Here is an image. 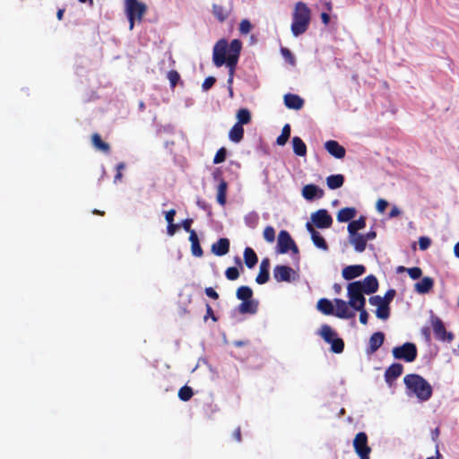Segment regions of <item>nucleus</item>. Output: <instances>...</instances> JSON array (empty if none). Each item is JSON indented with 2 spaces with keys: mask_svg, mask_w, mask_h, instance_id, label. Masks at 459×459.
I'll use <instances>...</instances> for the list:
<instances>
[{
  "mask_svg": "<svg viewBox=\"0 0 459 459\" xmlns=\"http://www.w3.org/2000/svg\"><path fill=\"white\" fill-rule=\"evenodd\" d=\"M242 49V43L238 39H233L230 42V49L229 56L226 57L227 40L224 39H220L214 45L212 49V62L217 67L226 65L229 68L228 84L231 85L233 82L235 69L239 58Z\"/></svg>",
  "mask_w": 459,
  "mask_h": 459,
  "instance_id": "f257e3e1",
  "label": "nucleus"
},
{
  "mask_svg": "<svg viewBox=\"0 0 459 459\" xmlns=\"http://www.w3.org/2000/svg\"><path fill=\"white\" fill-rule=\"evenodd\" d=\"M378 289V281L373 275L367 276L363 281H357L348 284L347 296L351 299V303L360 305L366 301L364 295L376 292Z\"/></svg>",
  "mask_w": 459,
  "mask_h": 459,
  "instance_id": "f03ea898",
  "label": "nucleus"
},
{
  "mask_svg": "<svg viewBox=\"0 0 459 459\" xmlns=\"http://www.w3.org/2000/svg\"><path fill=\"white\" fill-rule=\"evenodd\" d=\"M408 395L415 396L420 402H427L432 395V386L421 376L410 374L403 378Z\"/></svg>",
  "mask_w": 459,
  "mask_h": 459,
  "instance_id": "7ed1b4c3",
  "label": "nucleus"
},
{
  "mask_svg": "<svg viewBox=\"0 0 459 459\" xmlns=\"http://www.w3.org/2000/svg\"><path fill=\"white\" fill-rule=\"evenodd\" d=\"M311 21V10L303 2H298L294 5L292 13L291 33L294 37L305 33Z\"/></svg>",
  "mask_w": 459,
  "mask_h": 459,
  "instance_id": "20e7f679",
  "label": "nucleus"
},
{
  "mask_svg": "<svg viewBox=\"0 0 459 459\" xmlns=\"http://www.w3.org/2000/svg\"><path fill=\"white\" fill-rule=\"evenodd\" d=\"M366 301H363L360 305H354L351 303V299H348V301H345L341 299H335V316L343 319H349L355 316V311L359 312V321L363 325H367L368 314L365 309Z\"/></svg>",
  "mask_w": 459,
  "mask_h": 459,
  "instance_id": "39448f33",
  "label": "nucleus"
},
{
  "mask_svg": "<svg viewBox=\"0 0 459 459\" xmlns=\"http://www.w3.org/2000/svg\"><path fill=\"white\" fill-rule=\"evenodd\" d=\"M146 5L138 0H126V11L129 20V29L132 30L134 21H141L146 12Z\"/></svg>",
  "mask_w": 459,
  "mask_h": 459,
  "instance_id": "423d86ee",
  "label": "nucleus"
},
{
  "mask_svg": "<svg viewBox=\"0 0 459 459\" xmlns=\"http://www.w3.org/2000/svg\"><path fill=\"white\" fill-rule=\"evenodd\" d=\"M319 333L326 342L332 345V351L341 353L343 351L344 343L342 340L337 337V333L329 325H322Z\"/></svg>",
  "mask_w": 459,
  "mask_h": 459,
  "instance_id": "0eeeda50",
  "label": "nucleus"
},
{
  "mask_svg": "<svg viewBox=\"0 0 459 459\" xmlns=\"http://www.w3.org/2000/svg\"><path fill=\"white\" fill-rule=\"evenodd\" d=\"M319 333L326 342L332 345V351L341 353L343 351L344 343L342 340L337 337V333L329 325H322Z\"/></svg>",
  "mask_w": 459,
  "mask_h": 459,
  "instance_id": "6e6552de",
  "label": "nucleus"
},
{
  "mask_svg": "<svg viewBox=\"0 0 459 459\" xmlns=\"http://www.w3.org/2000/svg\"><path fill=\"white\" fill-rule=\"evenodd\" d=\"M396 359H403L406 362H412L417 357V348L411 342H406L402 346L394 347L392 351Z\"/></svg>",
  "mask_w": 459,
  "mask_h": 459,
  "instance_id": "1a4fd4ad",
  "label": "nucleus"
},
{
  "mask_svg": "<svg viewBox=\"0 0 459 459\" xmlns=\"http://www.w3.org/2000/svg\"><path fill=\"white\" fill-rule=\"evenodd\" d=\"M377 237V233L374 230H370L366 234H353L349 236V242L354 247V250L358 253H362L367 247L368 241L374 240Z\"/></svg>",
  "mask_w": 459,
  "mask_h": 459,
  "instance_id": "9d476101",
  "label": "nucleus"
},
{
  "mask_svg": "<svg viewBox=\"0 0 459 459\" xmlns=\"http://www.w3.org/2000/svg\"><path fill=\"white\" fill-rule=\"evenodd\" d=\"M353 447L359 459H370L371 447L368 444V436L365 432H359L355 436Z\"/></svg>",
  "mask_w": 459,
  "mask_h": 459,
  "instance_id": "9b49d317",
  "label": "nucleus"
},
{
  "mask_svg": "<svg viewBox=\"0 0 459 459\" xmlns=\"http://www.w3.org/2000/svg\"><path fill=\"white\" fill-rule=\"evenodd\" d=\"M307 223H311L315 229H328L333 224V218L325 209H320L311 213Z\"/></svg>",
  "mask_w": 459,
  "mask_h": 459,
  "instance_id": "f8f14e48",
  "label": "nucleus"
},
{
  "mask_svg": "<svg viewBox=\"0 0 459 459\" xmlns=\"http://www.w3.org/2000/svg\"><path fill=\"white\" fill-rule=\"evenodd\" d=\"M273 277L277 281H293L299 277L298 273L290 267L286 265H277L273 269Z\"/></svg>",
  "mask_w": 459,
  "mask_h": 459,
  "instance_id": "ddd939ff",
  "label": "nucleus"
},
{
  "mask_svg": "<svg viewBox=\"0 0 459 459\" xmlns=\"http://www.w3.org/2000/svg\"><path fill=\"white\" fill-rule=\"evenodd\" d=\"M370 305L377 307L376 316L379 319L386 320L389 317V304L381 296H373L369 299Z\"/></svg>",
  "mask_w": 459,
  "mask_h": 459,
  "instance_id": "4468645a",
  "label": "nucleus"
},
{
  "mask_svg": "<svg viewBox=\"0 0 459 459\" xmlns=\"http://www.w3.org/2000/svg\"><path fill=\"white\" fill-rule=\"evenodd\" d=\"M278 250L281 254L287 253L289 250H292L294 253L298 252L294 241L285 230H281L278 235Z\"/></svg>",
  "mask_w": 459,
  "mask_h": 459,
  "instance_id": "2eb2a0df",
  "label": "nucleus"
},
{
  "mask_svg": "<svg viewBox=\"0 0 459 459\" xmlns=\"http://www.w3.org/2000/svg\"><path fill=\"white\" fill-rule=\"evenodd\" d=\"M431 325L437 339L447 342H451L454 339V334L446 331L443 322L438 317H432Z\"/></svg>",
  "mask_w": 459,
  "mask_h": 459,
  "instance_id": "dca6fc26",
  "label": "nucleus"
},
{
  "mask_svg": "<svg viewBox=\"0 0 459 459\" xmlns=\"http://www.w3.org/2000/svg\"><path fill=\"white\" fill-rule=\"evenodd\" d=\"M324 194V190L314 184L305 185L301 189V195L307 201L320 199Z\"/></svg>",
  "mask_w": 459,
  "mask_h": 459,
  "instance_id": "f3484780",
  "label": "nucleus"
},
{
  "mask_svg": "<svg viewBox=\"0 0 459 459\" xmlns=\"http://www.w3.org/2000/svg\"><path fill=\"white\" fill-rule=\"evenodd\" d=\"M306 229L309 232L311 236V239L314 245L323 250L326 251L328 249V246L325 240V238L320 235V233L313 227L311 223H306Z\"/></svg>",
  "mask_w": 459,
  "mask_h": 459,
  "instance_id": "a211bd4d",
  "label": "nucleus"
},
{
  "mask_svg": "<svg viewBox=\"0 0 459 459\" xmlns=\"http://www.w3.org/2000/svg\"><path fill=\"white\" fill-rule=\"evenodd\" d=\"M325 147L326 151L336 159H342L345 156V149L336 141L329 140L325 142Z\"/></svg>",
  "mask_w": 459,
  "mask_h": 459,
  "instance_id": "6ab92c4d",
  "label": "nucleus"
},
{
  "mask_svg": "<svg viewBox=\"0 0 459 459\" xmlns=\"http://www.w3.org/2000/svg\"><path fill=\"white\" fill-rule=\"evenodd\" d=\"M365 267L360 264L349 265L342 270V274L345 280H352L362 275L365 273Z\"/></svg>",
  "mask_w": 459,
  "mask_h": 459,
  "instance_id": "aec40b11",
  "label": "nucleus"
},
{
  "mask_svg": "<svg viewBox=\"0 0 459 459\" xmlns=\"http://www.w3.org/2000/svg\"><path fill=\"white\" fill-rule=\"evenodd\" d=\"M335 299L330 301L327 299H321L317 301L316 307L325 315H334L336 311Z\"/></svg>",
  "mask_w": 459,
  "mask_h": 459,
  "instance_id": "412c9836",
  "label": "nucleus"
},
{
  "mask_svg": "<svg viewBox=\"0 0 459 459\" xmlns=\"http://www.w3.org/2000/svg\"><path fill=\"white\" fill-rule=\"evenodd\" d=\"M434 286V281L430 277H423L421 281L414 284V290L419 294L428 293Z\"/></svg>",
  "mask_w": 459,
  "mask_h": 459,
  "instance_id": "4be33fe9",
  "label": "nucleus"
},
{
  "mask_svg": "<svg viewBox=\"0 0 459 459\" xmlns=\"http://www.w3.org/2000/svg\"><path fill=\"white\" fill-rule=\"evenodd\" d=\"M230 241L228 238H221L212 246V252L219 256L224 255L229 252Z\"/></svg>",
  "mask_w": 459,
  "mask_h": 459,
  "instance_id": "5701e85b",
  "label": "nucleus"
},
{
  "mask_svg": "<svg viewBox=\"0 0 459 459\" xmlns=\"http://www.w3.org/2000/svg\"><path fill=\"white\" fill-rule=\"evenodd\" d=\"M284 103L289 108L300 109L304 101L298 95L287 94L284 96Z\"/></svg>",
  "mask_w": 459,
  "mask_h": 459,
  "instance_id": "b1692460",
  "label": "nucleus"
},
{
  "mask_svg": "<svg viewBox=\"0 0 459 459\" xmlns=\"http://www.w3.org/2000/svg\"><path fill=\"white\" fill-rule=\"evenodd\" d=\"M357 211L353 207H346L341 209L337 213V221L339 222H347L356 216Z\"/></svg>",
  "mask_w": 459,
  "mask_h": 459,
  "instance_id": "393cba45",
  "label": "nucleus"
},
{
  "mask_svg": "<svg viewBox=\"0 0 459 459\" xmlns=\"http://www.w3.org/2000/svg\"><path fill=\"white\" fill-rule=\"evenodd\" d=\"M403 372V366L395 363L391 365L385 371V377L386 382L391 383L396 377H398Z\"/></svg>",
  "mask_w": 459,
  "mask_h": 459,
  "instance_id": "a878e982",
  "label": "nucleus"
},
{
  "mask_svg": "<svg viewBox=\"0 0 459 459\" xmlns=\"http://www.w3.org/2000/svg\"><path fill=\"white\" fill-rule=\"evenodd\" d=\"M365 227H366L365 217L361 216L358 220L351 221L347 227L349 236L359 233V231L365 229Z\"/></svg>",
  "mask_w": 459,
  "mask_h": 459,
  "instance_id": "bb28decb",
  "label": "nucleus"
},
{
  "mask_svg": "<svg viewBox=\"0 0 459 459\" xmlns=\"http://www.w3.org/2000/svg\"><path fill=\"white\" fill-rule=\"evenodd\" d=\"M268 268H269L268 260H266V259L263 260L260 264V272L255 279V281L258 284H264L268 281V279H269Z\"/></svg>",
  "mask_w": 459,
  "mask_h": 459,
  "instance_id": "cd10ccee",
  "label": "nucleus"
},
{
  "mask_svg": "<svg viewBox=\"0 0 459 459\" xmlns=\"http://www.w3.org/2000/svg\"><path fill=\"white\" fill-rule=\"evenodd\" d=\"M241 314H255L257 311V302L254 299L243 301L238 306Z\"/></svg>",
  "mask_w": 459,
  "mask_h": 459,
  "instance_id": "c85d7f7f",
  "label": "nucleus"
},
{
  "mask_svg": "<svg viewBox=\"0 0 459 459\" xmlns=\"http://www.w3.org/2000/svg\"><path fill=\"white\" fill-rule=\"evenodd\" d=\"M293 152L296 155L304 157L307 154L305 143L298 136L292 138Z\"/></svg>",
  "mask_w": 459,
  "mask_h": 459,
  "instance_id": "c756f323",
  "label": "nucleus"
},
{
  "mask_svg": "<svg viewBox=\"0 0 459 459\" xmlns=\"http://www.w3.org/2000/svg\"><path fill=\"white\" fill-rule=\"evenodd\" d=\"M244 135L243 126L239 124H235L230 130L229 138L234 143H239Z\"/></svg>",
  "mask_w": 459,
  "mask_h": 459,
  "instance_id": "7c9ffc66",
  "label": "nucleus"
},
{
  "mask_svg": "<svg viewBox=\"0 0 459 459\" xmlns=\"http://www.w3.org/2000/svg\"><path fill=\"white\" fill-rule=\"evenodd\" d=\"M189 241L191 242V251L193 255L201 257L203 255V250L200 247L198 237L195 231L191 232V236H189Z\"/></svg>",
  "mask_w": 459,
  "mask_h": 459,
  "instance_id": "2f4dec72",
  "label": "nucleus"
},
{
  "mask_svg": "<svg viewBox=\"0 0 459 459\" xmlns=\"http://www.w3.org/2000/svg\"><path fill=\"white\" fill-rule=\"evenodd\" d=\"M343 182H344V178L341 174L332 175V176L327 177V178H326V184L330 189L340 188L343 185Z\"/></svg>",
  "mask_w": 459,
  "mask_h": 459,
  "instance_id": "473e14b6",
  "label": "nucleus"
},
{
  "mask_svg": "<svg viewBox=\"0 0 459 459\" xmlns=\"http://www.w3.org/2000/svg\"><path fill=\"white\" fill-rule=\"evenodd\" d=\"M228 189V184L224 180H221L217 187V202L221 205H225L226 204V193Z\"/></svg>",
  "mask_w": 459,
  "mask_h": 459,
  "instance_id": "72a5a7b5",
  "label": "nucleus"
},
{
  "mask_svg": "<svg viewBox=\"0 0 459 459\" xmlns=\"http://www.w3.org/2000/svg\"><path fill=\"white\" fill-rule=\"evenodd\" d=\"M245 264L248 268H253L257 263V256L254 250L250 247H247L244 251Z\"/></svg>",
  "mask_w": 459,
  "mask_h": 459,
  "instance_id": "f704fd0d",
  "label": "nucleus"
},
{
  "mask_svg": "<svg viewBox=\"0 0 459 459\" xmlns=\"http://www.w3.org/2000/svg\"><path fill=\"white\" fill-rule=\"evenodd\" d=\"M212 14L218 21L223 22L228 18L229 12L225 7L214 4H212Z\"/></svg>",
  "mask_w": 459,
  "mask_h": 459,
  "instance_id": "c9c22d12",
  "label": "nucleus"
},
{
  "mask_svg": "<svg viewBox=\"0 0 459 459\" xmlns=\"http://www.w3.org/2000/svg\"><path fill=\"white\" fill-rule=\"evenodd\" d=\"M236 117L238 122L236 124H239L240 126L247 125L251 120V114L247 108H240L238 110Z\"/></svg>",
  "mask_w": 459,
  "mask_h": 459,
  "instance_id": "e433bc0d",
  "label": "nucleus"
},
{
  "mask_svg": "<svg viewBox=\"0 0 459 459\" xmlns=\"http://www.w3.org/2000/svg\"><path fill=\"white\" fill-rule=\"evenodd\" d=\"M384 342V334L382 333H375L370 340H369V345L372 351H376Z\"/></svg>",
  "mask_w": 459,
  "mask_h": 459,
  "instance_id": "4c0bfd02",
  "label": "nucleus"
},
{
  "mask_svg": "<svg viewBox=\"0 0 459 459\" xmlns=\"http://www.w3.org/2000/svg\"><path fill=\"white\" fill-rule=\"evenodd\" d=\"M237 298L242 301L252 299L253 291L247 286H241L237 290Z\"/></svg>",
  "mask_w": 459,
  "mask_h": 459,
  "instance_id": "58836bf2",
  "label": "nucleus"
},
{
  "mask_svg": "<svg viewBox=\"0 0 459 459\" xmlns=\"http://www.w3.org/2000/svg\"><path fill=\"white\" fill-rule=\"evenodd\" d=\"M91 139L92 144L96 149H99L104 152H108L109 151V145L107 143H104L98 134H94Z\"/></svg>",
  "mask_w": 459,
  "mask_h": 459,
  "instance_id": "ea45409f",
  "label": "nucleus"
},
{
  "mask_svg": "<svg viewBox=\"0 0 459 459\" xmlns=\"http://www.w3.org/2000/svg\"><path fill=\"white\" fill-rule=\"evenodd\" d=\"M290 135V126L289 124H286L282 130L281 135L277 137L276 143L279 145H284L289 140Z\"/></svg>",
  "mask_w": 459,
  "mask_h": 459,
  "instance_id": "a19ab883",
  "label": "nucleus"
},
{
  "mask_svg": "<svg viewBox=\"0 0 459 459\" xmlns=\"http://www.w3.org/2000/svg\"><path fill=\"white\" fill-rule=\"evenodd\" d=\"M193 395V391L188 386L182 387L178 392V396L183 401H188Z\"/></svg>",
  "mask_w": 459,
  "mask_h": 459,
  "instance_id": "79ce46f5",
  "label": "nucleus"
},
{
  "mask_svg": "<svg viewBox=\"0 0 459 459\" xmlns=\"http://www.w3.org/2000/svg\"><path fill=\"white\" fill-rule=\"evenodd\" d=\"M264 238L267 242H273L275 238V230L273 227L268 226L264 230Z\"/></svg>",
  "mask_w": 459,
  "mask_h": 459,
  "instance_id": "37998d69",
  "label": "nucleus"
},
{
  "mask_svg": "<svg viewBox=\"0 0 459 459\" xmlns=\"http://www.w3.org/2000/svg\"><path fill=\"white\" fill-rule=\"evenodd\" d=\"M225 275L228 280L234 281L238 278L239 272H238V268H236V267H229L225 272Z\"/></svg>",
  "mask_w": 459,
  "mask_h": 459,
  "instance_id": "c03bdc74",
  "label": "nucleus"
},
{
  "mask_svg": "<svg viewBox=\"0 0 459 459\" xmlns=\"http://www.w3.org/2000/svg\"><path fill=\"white\" fill-rule=\"evenodd\" d=\"M252 30V24L248 20H242L239 24V31L242 34H247Z\"/></svg>",
  "mask_w": 459,
  "mask_h": 459,
  "instance_id": "a18cd8bd",
  "label": "nucleus"
},
{
  "mask_svg": "<svg viewBox=\"0 0 459 459\" xmlns=\"http://www.w3.org/2000/svg\"><path fill=\"white\" fill-rule=\"evenodd\" d=\"M281 52L286 61H288L292 65H295V57L288 48H282Z\"/></svg>",
  "mask_w": 459,
  "mask_h": 459,
  "instance_id": "49530a36",
  "label": "nucleus"
},
{
  "mask_svg": "<svg viewBox=\"0 0 459 459\" xmlns=\"http://www.w3.org/2000/svg\"><path fill=\"white\" fill-rule=\"evenodd\" d=\"M407 273L410 275V277L413 280L420 278L422 274V271L419 267L408 268Z\"/></svg>",
  "mask_w": 459,
  "mask_h": 459,
  "instance_id": "de8ad7c7",
  "label": "nucleus"
},
{
  "mask_svg": "<svg viewBox=\"0 0 459 459\" xmlns=\"http://www.w3.org/2000/svg\"><path fill=\"white\" fill-rule=\"evenodd\" d=\"M225 158H226V150L224 148H221L217 152V153L213 159V163H215V164L221 163L225 160Z\"/></svg>",
  "mask_w": 459,
  "mask_h": 459,
  "instance_id": "09e8293b",
  "label": "nucleus"
},
{
  "mask_svg": "<svg viewBox=\"0 0 459 459\" xmlns=\"http://www.w3.org/2000/svg\"><path fill=\"white\" fill-rule=\"evenodd\" d=\"M167 77L171 84V87H175V85L177 84V82L179 80V74L176 71H169L168 73Z\"/></svg>",
  "mask_w": 459,
  "mask_h": 459,
  "instance_id": "8fccbe9b",
  "label": "nucleus"
},
{
  "mask_svg": "<svg viewBox=\"0 0 459 459\" xmlns=\"http://www.w3.org/2000/svg\"><path fill=\"white\" fill-rule=\"evenodd\" d=\"M387 206L388 203L385 199H378L376 203V209L380 213H383Z\"/></svg>",
  "mask_w": 459,
  "mask_h": 459,
  "instance_id": "3c124183",
  "label": "nucleus"
},
{
  "mask_svg": "<svg viewBox=\"0 0 459 459\" xmlns=\"http://www.w3.org/2000/svg\"><path fill=\"white\" fill-rule=\"evenodd\" d=\"M431 244L430 238L428 237H420L419 238V246L421 250H426Z\"/></svg>",
  "mask_w": 459,
  "mask_h": 459,
  "instance_id": "603ef678",
  "label": "nucleus"
},
{
  "mask_svg": "<svg viewBox=\"0 0 459 459\" xmlns=\"http://www.w3.org/2000/svg\"><path fill=\"white\" fill-rule=\"evenodd\" d=\"M215 82V78L213 77H208L204 80L202 87L204 91L209 90Z\"/></svg>",
  "mask_w": 459,
  "mask_h": 459,
  "instance_id": "864d4df0",
  "label": "nucleus"
},
{
  "mask_svg": "<svg viewBox=\"0 0 459 459\" xmlns=\"http://www.w3.org/2000/svg\"><path fill=\"white\" fill-rule=\"evenodd\" d=\"M192 222L193 221L191 219H186L182 222V227L186 231L189 232V236H191V232L194 231L191 230Z\"/></svg>",
  "mask_w": 459,
  "mask_h": 459,
  "instance_id": "5fc2aeb1",
  "label": "nucleus"
},
{
  "mask_svg": "<svg viewBox=\"0 0 459 459\" xmlns=\"http://www.w3.org/2000/svg\"><path fill=\"white\" fill-rule=\"evenodd\" d=\"M176 215V211L171 209L165 212V219L168 223H171L174 221V216Z\"/></svg>",
  "mask_w": 459,
  "mask_h": 459,
  "instance_id": "6e6d98bb",
  "label": "nucleus"
},
{
  "mask_svg": "<svg viewBox=\"0 0 459 459\" xmlns=\"http://www.w3.org/2000/svg\"><path fill=\"white\" fill-rule=\"evenodd\" d=\"M395 296V290H389L385 297H382V299H385L386 300V302L388 304H390V302L393 300V299L394 298Z\"/></svg>",
  "mask_w": 459,
  "mask_h": 459,
  "instance_id": "4d7b16f0",
  "label": "nucleus"
},
{
  "mask_svg": "<svg viewBox=\"0 0 459 459\" xmlns=\"http://www.w3.org/2000/svg\"><path fill=\"white\" fill-rule=\"evenodd\" d=\"M205 294L212 299H218V293L212 288H206Z\"/></svg>",
  "mask_w": 459,
  "mask_h": 459,
  "instance_id": "13d9d810",
  "label": "nucleus"
},
{
  "mask_svg": "<svg viewBox=\"0 0 459 459\" xmlns=\"http://www.w3.org/2000/svg\"><path fill=\"white\" fill-rule=\"evenodd\" d=\"M177 229H178V225L174 224L173 222L168 223L167 230H168V234L169 236H173L176 233Z\"/></svg>",
  "mask_w": 459,
  "mask_h": 459,
  "instance_id": "bf43d9fd",
  "label": "nucleus"
},
{
  "mask_svg": "<svg viewBox=\"0 0 459 459\" xmlns=\"http://www.w3.org/2000/svg\"><path fill=\"white\" fill-rule=\"evenodd\" d=\"M400 214H401L400 209L396 205H394L390 211L389 217L394 218V217L399 216Z\"/></svg>",
  "mask_w": 459,
  "mask_h": 459,
  "instance_id": "052dcab7",
  "label": "nucleus"
},
{
  "mask_svg": "<svg viewBox=\"0 0 459 459\" xmlns=\"http://www.w3.org/2000/svg\"><path fill=\"white\" fill-rule=\"evenodd\" d=\"M321 19H322V22L325 25L329 23L330 17H329V15L327 13H321Z\"/></svg>",
  "mask_w": 459,
  "mask_h": 459,
  "instance_id": "680f3d73",
  "label": "nucleus"
},
{
  "mask_svg": "<svg viewBox=\"0 0 459 459\" xmlns=\"http://www.w3.org/2000/svg\"><path fill=\"white\" fill-rule=\"evenodd\" d=\"M454 254L457 258H459V241L454 247Z\"/></svg>",
  "mask_w": 459,
  "mask_h": 459,
  "instance_id": "e2e57ef3",
  "label": "nucleus"
},
{
  "mask_svg": "<svg viewBox=\"0 0 459 459\" xmlns=\"http://www.w3.org/2000/svg\"><path fill=\"white\" fill-rule=\"evenodd\" d=\"M240 429H238L235 432H234V437L237 439V441H240L241 440V437H240Z\"/></svg>",
  "mask_w": 459,
  "mask_h": 459,
  "instance_id": "0e129e2a",
  "label": "nucleus"
},
{
  "mask_svg": "<svg viewBox=\"0 0 459 459\" xmlns=\"http://www.w3.org/2000/svg\"><path fill=\"white\" fill-rule=\"evenodd\" d=\"M122 178V172L117 171V175L115 176L114 182L117 183V181H120Z\"/></svg>",
  "mask_w": 459,
  "mask_h": 459,
  "instance_id": "69168bd1",
  "label": "nucleus"
},
{
  "mask_svg": "<svg viewBox=\"0 0 459 459\" xmlns=\"http://www.w3.org/2000/svg\"><path fill=\"white\" fill-rule=\"evenodd\" d=\"M440 458H441V455L439 454L438 449L437 447L436 448V456H430V457H428L427 459H440Z\"/></svg>",
  "mask_w": 459,
  "mask_h": 459,
  "instance_id": "338daca9",
  "label": "nucleus"
},
{
  "mask_svg": "<svg viewBox=\"0 0 459 459\" xmlns=\"http://www.w3.org/2000/svg\"><path fill=\"white\" fill-rule=\"evenodd\" d=\"M437 437H438V429H434V430L432 431V438H433L434 440H436V439L437 438Z\"/></svg>",
  "mask_w": 459,
  "mask_h": 459,
  "instance_id": "774afa93",
  "label": "nucleus"
}]
</instances>
